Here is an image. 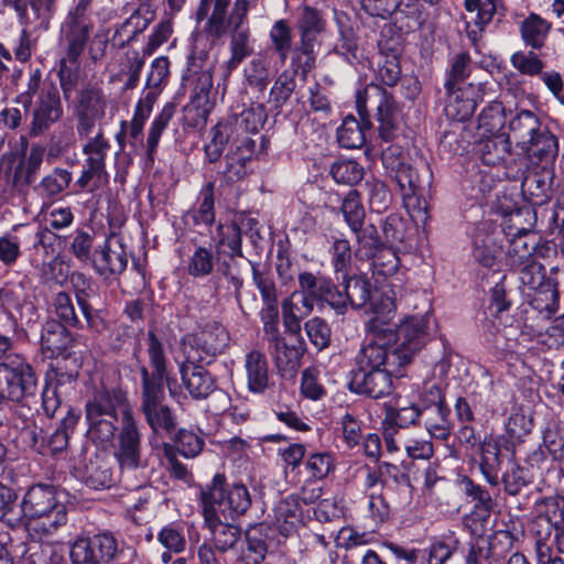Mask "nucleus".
<instances>
[{"label": "nucleus", "mask_w": 564, "mask_h": 564, "mask_svg": "<svg viewBox=\"0 0 564 564\" xmlns=\"http://www.w3.org/2000/svg\"><path fill=\"white\" fill-rule=\"evenodd\" d=\"M424 424L430 435L437 440H447L451 434L449 409L444 403L442 391L431 386L422 398Z\"/></svg>", "instance_id": "15"}, {"label": "nucleus", "mask_w": 564, "mask_h": 564, "mask_svg": "<svg viewBox=\"0 0 564 564\" xmlns=\"http://www.w3.org/2000/svg\"><path fill=\"white\" fill-rule=\"evenodd\" d=\"M508 261L513 269L535 261L534 245L529 243L522 236L512 239L508 248Z\"/></svg>", "instance_id": "57"}, {"label": "nucleus", "mask_w": 564, "mask_h": 564, "mask_svg": "<svg viewBox=\"0 0 564 564\" xmlns=\"http://www.w3.org/2000/svg\"><path fill=\"white\" fill-rule=\"evenodd\" d=\"M219 258L220 256L212 248L197 246L188 256L185 270L188 275L195 279L207 278L214 272Z\"/></svg>", "instance_id": "32"}, {"label": "nucleus", "mask_w": 564, "mask_h": 564, "mask_svg": "<svg viewBox=\"0 0 564 564\" xmlns=\"http://www.w3.org/2000/svg\"><path fill=\"white\" fill-rule=\"evenodd\" d=\"M520 149L527 154L529 167L554 166L560 149L558 139L544 127L524 141Z\"/></svg>", "instance_id": "19"}, {"label": "nucleus", "mask_w": 564, "mask_h": 564, "mask_svg": "<svg viewBox=\"0 0 564 564\" xmlns=\"http://www.w3.org/2000/svg\"><path fill=\"white\" fill-rule=\"evenodd\" d=\"M561 496H550L534 502V513L538 521L546 522V534L551 533L552 528H558V508L561 507Z\"/></svg>", "instance_id": "54"}, {"label": "nucleus", "mask_w": 564, "mask_h": 564, "mask_svg": "<svg viewBox=\"0 0 564 564\" xmlns=\"http://www.w3.org/2000/svg\"><path fill=\"white\" fill-rule=\"evenodd\" d=\"M228 340L229 335L225 327L213 322L184 336L182 351L188 362H209L225 349Z\"/></svg>", "instance_id": "11"}, {"label": "nucleus", "mask_w": 564, "mask_h": 564, "mask_svg": "<svg viewBox=\"0 0 564 564\" xmlns=\"http://www.w3.org/2000/svg\"><path fill=\"white\" fill-rule=\"evenodd\" d=\"M475 87L468 85V87H454L447 90V101L445 105L446 115L458 121H465L469 119L477 106V101L474 98Z\"/></svg>", "instance_id": "26"}, {"label": "nucleus", "mask_w": 564, "mask_h": 564, "mask_svg": "<svg viewBox=\"0 0 564 564\" xmlns=\"http://www.w3.org/2000/svg\"><path fill=\"white\" fill-rule=\"evenodd\" d=\"M262 525H256L247 530L242 544H239L236 552L237 558L248 564H259L267 554V544L262 536Z\"/></svg>", "instance_id": "34"}, {"label": "nucleus", "mask_w": 564, "mask_h": 564, "mask_svg": "<svg viewBox=\"0 0 564 564\" xmlns=\"http://www.w3.org/2000/svg\"><path fill=\"white\" fill-rule=\"evenodd\" d=\"M542 128L539 117L530 110L519 111L509 122L510 135L520 148L524 141L530 140Z\"/></svg>", "instance_id": "39"}, {"label": "nucleus", "mask_w": 564, "mask_h": 564, "mask_svg": "<svg viewBox=\"0 0 564 564\" xmlns=\"http://www.w3.org/2000/svg\"><path fill=\"white\" fill-rule=\"evenodd\" d=\"M347 300L355 308L364 307L370 300V283L362 278H350L345 285Z\"/></svg>", "instance_id": "64"}, {"label": "nucleus", "mask_w": 564, "mask_h": 564, "mask_svg": "<svg viewBox=\"0 0 564 564\" xmlns=\"http://www.w3.org/2000/svg\"><path fill=\"white\" fill-rule=\"evenodd\" d=\"M140 372L142 377L141 409L143 412L162 404L165 394L164 381L167 380V375L150 373L144 366L140 368Z\"/></svg>", "instance_id": "35"}, {"label": "nucleus", "mask_w": 564, "mask_h": 564, "mask_svg": "<svg viewBox=\"0 0 564 564\" xmlns=\"http://www.w3.org/2000/svg\"><path fill=\"white\" fill-rule=\"evenodd\" d=\"M213 239L218 256L224 254L230 259L243 256L241 229L236 223H220Z\"/></svg>", "instance_id": "31"}, {"label": "nucleus", "mask_w": 564, "mask_h": 564, "mask_svg": "<svg viewBox=\"0 0 564 564\" xmlns=\"http://www.w3.org/2000/svg\"><path fill=\"white\" fill-rule=\"evenodd\" d=\"M210 140L205 144V158L210 163H215L219 161L223 155L225 144L230 142L232 144V140L236 134L232 132L230 126H228L225 120L217 123L210 129Z\"/></svg>", "instance_id": "43"}, {"label": "nucleus", "mask_w": 564, "mask_h": 564, "mask_svg": "<svg viewBox=\"0 0 564 564\" xmlns=\"http://www.w3.org/2000/svg\"><path fill=\"white\" fill-rule=\"evenodd\" d=\"M93 261L100 274H119L126 270L128 257L119 239H106L96 249Z\"/></svg>", "instance_id": "21"}, {"label": "nucleus", "mask_w": 564, "mask_h": 564, "mask_svg": "<svg viewBox=\"0 0 564 564\" xmlns=\"http://www.w3.org/2000/svg\"><path fill=\"white\" fill-rule=\"evenodd\" d=\"M249 86L263 91L270 82L269 62L263 56L252 58L243 69Z\"/></svg>", "instance_id": "53"}, {"label": "nucleus", "mask_w": 564, "mask_h": 564, "mask_svg": "<svg viewBox=\"0 0 564 564\" xmlns=\"http://www.w3.org/2000/svg\"><path fill=\"white\" fill-rule=\"evenodd\" d=\"M143 64L137 52L127 53L121 58L119 72L112 75L111 80L122 82L124 89H133L138 85Z\"/></svg>", "instance_id": "44"}, {"label": "nucleus", "mask_w": 564, "mask_h": 564, "mask_svg": "<svg viewBox=\"0 0 564 564\" xmlns=\"http://www.w3.org/2000/svg\"><path fill=\"white\" fill-rule=\"evenodd\" d=\"M108 100L98 87H86L80 90L76 112L104 118Z\"/></svg>", "instance_id": "42"}, {"label": "nucleus", "mask_w": 564, "mask_h": 564, "mask_svg": "<svg viewBox=\"0 0 564 564\" xmlns=\"http://www.w3.org/2000/svg\"><path fill=\"white\" fill-rule=\"evenodd\" d=\"M254 141L249 135L235 138L226 154V169L224 177L227 182H237L248 174L247 163L254 153Z\"/></svg>", "instance_id": "20"}, {"label": "nucleus", "mask_w": 564, "mask_h": 564, "mask_svg": "<svg viewBox=\"0 0 564 564\" xmlns=\"http://www.w3.org/2000/svg\"><path fill=\"white\" fill-rule=\"evenodd\" d=\"M176 112L175 102H166L150 124L145 149L148 160L153 163L160 139Z\"/></svg>", "instance_id": "37"}, {"label": "nucleus", "mask_w": 564, "mask_h": 564, "mask_svg": "<svg viewBox=\"0 0 564 564\" xmlns=\"http://www.w3.org/2000/svg\"><path fill=\"white\" fill-rule=\"evenodd\" d=\"M122 553L118 540L110 532L78 538L70 546L73 564H111Z\"/></svg>", "instance_id": "13"}, {"label": "nucleus", "mask_w": 564, "mask_h": 564, "mask_svg": "<svg viewBox=\"0 0 564 564\" xmlns=\"http://www.w3.org/2000/svg\"><path fill=\"white\" fill-rule=\"evenodd\" d=\"M421 403H423L421 401ZM423 404H405L401 400L397 403V409H391L383 421V424L394 425L398 429H404L415 424L420 416H424Z\"/></svg>", "instance_id": "45"}, {"label": "nucleus", "mask_w": 564, "mask_h": 564, "mask_svg": "<svg viewBox=\"0 0 564 564\" xmlns=\"http://www.w3.org/2000/svg\"><path fill=\"white\" fill-rule=\"evenodd\" d=\"M551 23L539 14L531 13L521 23L520 31L523 42L532 48H540L544 45Z\"/></svg>", "instance_id": "40"}, {"label": "nucleus", "mask_w": 564, "mask_h": 564, "mask_svg": "<svg viewBox=\"0 0 564 564\" xmlns=\"http://www.w3.org/2000/svg\"><path fill=\"white\" fill-rule=\"evenodd\" d=\"M330 174L336 183L355 185L364 177V167L354 160H339L332 165Z\"/></svg>", "instance_id": "56"}, {"label": "nucleus", "mask_w": 564, "mask_h": 564, "mask_svg": "<svg viewBox=\"0 0 564 564\" xmlns=\"http://www.w3.org/2000/svg\"><path fill=\"white\" fill-rule=\"evenodd\" d=\"M267 120V111L263 104L253 102L239 115H232L225 122L230 126L235 138H241L249 133H257Z\"/></svg>", "instance_id": "25"}, {"label": "nucleus", "mask_w": 564, "mask_h": 564, "mask_svg": "<svg viewBox=\"0 0 564 564\" xmlns=\"http://www.w3.org/2000/svg\"><path fill=\"white\" fill-rule=\"evenodd\" d=\"M73 180L72 172L55 167L34 186L36 194L47 203H53L63 195Z\"/></svg>", "instance_id": "30"}, {"label": "nucleus", "mask_w": 564, "mask_h": 564, "mask_svg": "<svg viewBox=\"0 0 564 564\" xmlns=\"http://www.w3.org/2000/svg\"><path fill=\"white\" fill-rule=\"evenodd\" d=\"M198 364L188 362L185 358L180 365V373L189 394L195 399H205L214 391L215 382L208 371Z\"/></svg>", "instance_id": "23"}, {"label": "nucleus", "mask_w": 564, "mask_h": 564, "mask_svg": "<svg viewBox=\"0 0 564 564\" xmlns=\"http://www.w3.org/2000/svg\"><path fill=\"white\" fill-rule=\"evenodd\" d=\"M501 481L505 491L511 496H516L522 488L532 482V475L529 469L513 464L503 473Z\"/></svg>", "instance_id": "58"}, {"label": "nucleus", "mask_w": 564, "mask_h": 564, "mask_svg": "<svg viewBox=\"0 0 564 564\" xmlns=\"http://www.w3.org/2000/svg\"><path fill=\"white\" fill-rule=\"evenodd\" d=\"M377 341L367 337L355 357L356 369L352 370L350 390L357 394L380 399L393 390L392 378L403 375L404 366L390 356L381 345L380 330L373 326Z\"/></svg>", "instance_id": "2"}, {"label": "nucleus", "mask_w": 564, "mask_h": 564, "mask_svg": "<svg viewBox=\"0 0 564 564\" xmlns=\"http://www.w3.org/2000/svg\"><path fill=\"white\" fill-rule=\"evenodd\" d=\"M63 116V106L59 94L55 87L42 90L33 109L30 128L31 137L42 135Z\"/></svg>", "instance_id": "18"}, {"label": "nucleus", "mask_w": 564, "mask_h": 564, "mask_svg": "<svg viewBox=\"0 0 564 564\" xmlns=\"http://www.w3.org/2000/svg\"><path fill=\"white\" fill-rule=\"evenodd\" d=\"M35 388L36 376L23 357L10 355L0 364V395L20 401L33 394Z\"/></svg>", "instance_id": "12"}, {"label": "nucleus", "mask_w": 564, "mask_h": 564, "mask_svg": "<svg viewBox=\"0 0 564 564\" xmlns=\"http://www.w3.org/2000/svg\"><path fill=\"white\" fill-rule=\"evenodd\" d=\"M204 520L215 546L220 552L232 550L236 553L238 551L239 544H242L239 528L228 523V520H224L223 517L204 514Z\"/></svg>", "instance_id": "24"}, {"label": "nucleus", "mask_w": 564, "mask_h": 564, "mask_svg": "<svg viewBox=\"0 0 564 564\" xmlns=\"http://www.w3.org/2000/svg\"><path fill=\"white\" fill-rule=\"evenodd\" d=\"M553 167L554 166L534 167L535 170L540 171L527 174L522 180V188L527 189L532 196L536 198H546L553 184Z\"/></svg>", "instance_id": "41"}, {"label": "nucleus", "mask_w": 564, "mask_h": 564, "mask_svg": "<svg viewBox=\"0 0 564 564\" xmlns=\"http://www.w3.org/2000/svg\"><path fill=\"white\" fill-rule=\"evenodd\" d=\"M53 234L48 228L33 229L28 225H14L11 230L0 237V261L6 265H13L21 256V243H30L34 250L32 262L40 265L41 249L45 253L52 248Z\"/></svg>", "instance_id": "8"}, {"label": "nucleus", "mask_w": 564, "mask_h": 564, "mask_svg": "<svg viewBox=\"0 0 564 564\" xmlns=\"http://www.w3.org/2000/svg\"><path fill=\"white\" fill-rule=\"evenodd\" d=\"M113 457L121 470H135L143 466L141 432L130 411H123L122 425L113 446Z\"/></svg>", "instance_id": "14"}, {"label": "nucleus", "mask_w": 564, "mask_h": 564, "mask_svg": "<svg viewBox=\"0 0 564 564\" xmlns=\"http://www.w3.org/2000/svg\"><path fill=\"white\" fill-rule=\"evenodd\" d=\"M126 401L124 393L118 389L96 388L85 405V419L88 425L86 437L98 447H107L113 441L117 431V409Z\"/></svg>", "instance_id": "4"}, {"label": "nucleus", "mask_w": 564, "mask_h": 564, "mask_svg": "<svg viewBox=\"0 0 564 564\" xmlns=\"http://www.w3.org/2000/svg\"><path fill=\"white\" fill-rule=\"evenodd\" d=\"M361 7L369 15L380 18H386L397 10H413V4L406 0H361Z\"/></svg>", "instance_id": "59"}, {"label": "nucleus", "mask_w": 564, "mask_h": 564, "mask_svg": "<svg viewBox=\"0 0 564 564\" xmlns=\"http://www.w3.org/2000/svg\"><path fill=\"white\" fill-rule=\"evenodd\" d=\"M269 37L281 64L284 65L290 53H293V35L291 26L283 19L278 20L273 23L269 32Z\"/></svg>", "instance_id": "46"}, {"label": "nucleus", "mask_w": 564, "mask_h": 564, "mask_svg": "<svg viewBox=\"0 0 564 564\" xmlns=\"http://www.w3.org/2000/svg\"><path fill=\"white\" fill-rule=\"evenodd\" d=\"M28 536L35 541L51 538L67 522L64 495L47 485L32 486L22 501Z\"/></svg>", "instance_id": "3"}, {"label": "nucleus", "mask_w": 564, "mask_h": 564, "mask_svg": "<svg viewBox=\"0 0 564 564\" xmlns=\"http://www.w3.org/2000/svg\"><path fill=\"white\" fill-rule=\"evenodd\" d=\"M247 388L256 394L264 393L271 386L269 364L264 352L253 349L246 355Z\"/></svg>", "instance_id": "22"}, {"label": "nucleus", "mask_w": 564, "mask_h": 564, "mask_svg": "<svg viewBox=\"0 0 564 564\" xmlns=\"http://www.w3.org/2000/svg\"><path fill=\"white\" fill-rule=\"evenodd\" d=\"M354 232L358 243L356 256L360 259H370L384 248L379 239L377 228L372 224H365Z\"/></svg>", "instance_id": "48"}, {"label": "nucleus", "mask_w": 564, "mask_h": 564, "mask_svg": "<svg viewBox=\"0 0 564 564\" xmlns=\"http://www.w3.org/2000/svg\"><path fill=\"white\" fill-rule=\"evenodd\" d=\"M371 100L377 104L378 131L380 138L386 142L393 141L399 133L400 111L393 97L379 86H368L356 94V108L359 116L365 119L367 116V102Z\"/></svg>", "instance_id": "9"}, {"label": "nucleus", "mask_w": 564, "mask_h": 564, "mask_svg": "<svg viewBox=\"0 0 564 564\" xmlns=\"http://www.w3.org/2000/svg\"><path fill=\"white\" fill-rule=\"evenodd\" d=\"M248 0H236L229 14L230 54L247 58L253 52L251 34L248 25Z\"/></svg>", "instance_id": "17"}, {"label": "nucleus", "mask_w": 564, "mask_h": 564, "mask_svg": "<svg viewBox=\"0 0 564 564\" xmlns=\"http://www.w3.org/2000/svg\"><path fill=\"white\" fill-rule=\"evenodd\" d=\"M143 414L154 434L161 430L172 433L175 429V417L166 405H156L154 409L143 411Z\"/></svg>", "instance_id": "61"}, {"label": "nucleus", "mask_w": 564, "mask_h": 564, "mask_svg": "<svg viewBox=\"0 0 564 564\" xmlns=\"http://www.w3.org/2000/svg\"><path fill=\"white\" fill-rule=\"evenodd\" d=\"M499 248L490 236H478L474 241L473 258L485 268L496 264Z\"/></svg>", "instance_id": "62"}, {"label": "nucleus", "mask_w": 564, "mask_h": 564, "mask_svg": "<svg viewBox=\"0 0 564 564\" xmlns=\"http://www.w3.org/2000/svg\"><path fill=\"white\" fill-rule=\"evenodd\" d=\"M479 467L480 470L491 486H497V471L501 466V441L492 436H486L479 444Z\"/></svg>", "instance_id": "29"}, {"label": "nucleus", "mask_w": 564, "mask_h": 564, "mask_svg": "<svg viewBox=\"0 0 564 564\" xmlns=\"http://www.w3.org/2000/svg\"><path fill=\"white\" fill-rule=\"evenodd\" d=\"M0 310H2L11 321L17 322L18 319H23L24 310L33 311L34 307L25 303L22 285L14 284L0 290Z\"/></svg>", "instance_id": "36"}, {"label": "nucleus", "mask_w": 564, "mask_h": 564, "mask_svg": "<svg viewBox=\"0 0 564 564\" xmlns=\"http://www.w3.org/2000/svg\"><path fill=\"white\" fill-rule=\"evenodd\" d=\"M109 150L110 143L105 138L102 131L89 138L83 145L85 161L82 174L77 180V185L82 189L94 193L108 185L109 173L106 170V159Z\"/></svg>", "instance_id": "10"}, {"label": "nucleus", "mask_w": 564, "mask_h": 564, "mask_svg": "<svg viewBox=\"0 0 564 564\" xmlns=\"http://www.w3.org/2000/svg\"><path fill=\"white\" fill-rule=\"evenodd\" d=\"M51 307L52 312L58 317V323L67 326H77L79 323L72 297L68 293H56L52 299Z\"/></svg>", "instance_id": "60"}, {"label": "nucleus", "mask_w": 564, "mask_h": 564, "mask_svg": "<svg viewBox=\"0 0 564 564\" xmlns=\"http://www.w3.org/2000/svg\"><path fill=\"white\" fill-rule=\"evenodd\" d=\"M93 26L90 19L80 9L69 11L62 25V33L67 45L66 58L69 64H77L84 52Z\"/></svg>", "instance_id": "16"}, {"label": "nucleus", "mask_w": 564, "mask_h": 564, "mask_svg": "<svg viewBox=\"0 0 564 564\" xmlns=\"http://www.w3.org/2000/svg\"><path fill=\"white\" fill-rule=\"evenodd\" d=\"M330 280L324 275H316L312 272L299 274V291L293 292L290 300L282 304L285 324L294 323L299 327L297 319L307 316L314 308L315 303L322 302L329 293Z\"/></svg>", "instance_id": "7"}, {"label": "nucleus", "mask_w": 564, "mask_h": 564, "mask_svg": "<svg viewBox=\"0 0 564 564\" xmlns=\"http://www.w3.org/2000/svg\"><path fill=\"white\" fill-rule=\"evenodd\" d=\"M295 86V79L288 72L279 75L270 90V102L275 109L281 108L290 99Z\"/></svg>", "instance_id": "63"}, {"label": "nucleus", "mask_w": 564, "mask_h": 564, "mask_svg": "<svg viewBox=\"0 0 564 564\" xmlns=\"http://www.w3.org/2000/svg\"><path fill=\"white\" fill-rule=\"evenodd\" d=\"M213 88V77L209 72H203L196 80V85L193 89L191 97L192 105L206 116L213 108V101L210 98Z\"/></svg>", "instance_id": "52"}, {"label": "nucleus", "mask_w": 564, "mask_h": 564, "mask_svg": "<svg viewBox=\"0 0 564 564\" xmlns=\"http://www.w3.org/2000/svg\"><path fill=\"white\" fill-rule=\"evenodd\" d=\"M326 24L319 10L308 6L301 9L296 22L300 41L293 48L292 64L304 74L315 65V47L321 44L319 36L325 32Z\"/></svg>", "instance_id": "6"}, {"label": "nucleus", "mask_w": 564, "mask_h": 564, "mask_svg": "<svg viewBox=\"0 0 564 564\" xmlns=\"http://www.w3.org/2000/svg\"><path fill=\"white\" fill-rule=\"evenodd\" d=\"M337 140L346 149L361 148L366 137L360 122L352 116L346 117L337 129Z\"/></svg>", "instance_id": "50"}, {"label": "nucleus", "mask_w": 564, "mask_h": 564, "mask_svg": "<svg viewBox=\"0 0 564 564\" xmlns=\"http://www.w3.org/2000/svg\"><path fill=\"white\" fill-rule=\"evenodd\" d=\"M215 183L208 182L203 186L198 196V207L194 210L195 225L212 226L215 221Z\"/></svg>", "instance_id": "49"}, {"label": "nucleus", "mask_w": 564, "mask_h": 564, "mask_svg": "<svg viewBox=\"0 0 564 564\" xmlns=\"http://www.w3.org/2000/svg\"><path fill=\"white\" fill-rule=\"evenodd\" d=\"M269 348L280 375L285 379H293L301 366V348L286 345L283 337L269 343Z\"/></svg>", "instance_id": "28"}, {"label": "nucleus", "mask_w": 564, "mask_h": 564, "mask_svg": "<svg viewBox=\"0 0 564 564\" xmlns=\"http://www.w3.org/2000/svg\"><path fill=\"white\" fill-rule=\"evenodd\" d=\"M395 310L397 305L390 297L380 306L375 305V315L367 323V338L377 341L373 328L376 326L380 330L383 348L390 350V356L405 367L426 344L432 317L429 313L408 316L393 329L389 323L394 317Z\"/></svg>", "instance_id": "1"}, {"label": "nucleus", "mask_w": 564, "mask_h": 564, "mask_svg": "<svg viewBox=\"0 0 564 564\" xmlns=\"http://www.w3.org/2000/svg\"><path fill=\"white\" fill-rule=\"evenodd\" d=\"M72 341L66 325L55 319H48L42 327L41 349L47 358L59 356Z\"/></svg>", "instance_id": "27"}, {"label": "nucleus", "mask_w": 564, "mask_h": 564, "mask_svg": "<svg viewBox=\"0 0 564 564\" xmlns=\"http://www.w3.org/2000/svg\"><path fill=\"white\" fill-rule=\"evenodd\" d=\"M560 296L557 289L553 284H545L535 291L531 300V305L545 318H550L558 310Z\"/></svg>", "instance_id": "51"}, {"label": "nucleus", "mask_w": 564, "mask_h": 564, "mask_svg": "<svg viewBox=\"0 0 564 564\" xmlns=\"http://www.w3.org/2000/svg\"><path fill=\"white\" fill-rule=\"evenodd\" d=\"M200 500L203 514L223 517L224 520L245 513L251 503L247 487L241 484L226 487V478L221 474H216L212 482L202 489Z\"/></svg>", "instance_id": "5"}, {"label": "nucleus", "mask_w": 564, "mask_h": 564, "mask_svg": "<svg viewBox=\"0 0 564 564\" xmlns=\"http://www.w3.org/2000/svg\"><path fill=\"white\" fill-rule=\"evenodd\" d=\"M391 169L395 170V181L403 191L406 204L409 205L422 188V181L416 170L403 162L391 164Z\"/></svg>", "instance_id": "47"}, {"label": "nucleus", "mask_w": 564, "mask_h": 564, "mask_svg": "<svg viewBox=\"0 0 564 564\" xmlns=\"http://www.w3.org/2000/svg\"><path fill=\"white\" fill-rule=\"evenodd\" d=\"M464 489L466 495L475 502L474 510L466 520L479 521L480 523L486 522L495 506L491 495L470 479L464 481Z\"/></svg>", "instance_id": "38"}, {"label": "nucleus", "mask_w": 564, "mask_h": 564, "mask_svg": "<svg viewBox=\"0 0 564 564\" xmlns=\"http://www.w3.org/2000/svg\"><path fill=\"white\" fill-rule=\"evenodd\" d=\"M341 213L351 231L359 230L365 225V208L359 195L350 191L341 203Z\"/></svg>", "instance_id": "55"}, {"label": "nucleus", "mask_w": 564, "mask_h": 564, "mask_svg": "<svg viewBox=\"0 0 564 564\" xmlns=\"http://www.w3.org/2000/svg\"><path fill=\"white\" fill-rule=\"evenodd\" d=\"M510 139L505 134L494 135L480 140L476 145V152L481 162L495 166L503 162L510 153Z\"/></svg>", "instance_id": "33"}]
</instances>
